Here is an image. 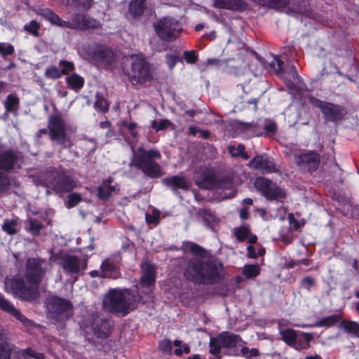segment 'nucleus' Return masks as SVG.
Wrapping results in <instances>:
<instances>
[{
	"label": "nucleus",
	"instance_id": "nucleus-8",
	"mask_svg": "<svg viewBox=\"0 0 359 359\" xmlns=\"http://www.w3.org/2000/svg\"><path fill=\"white\" fill-rule=\"evenodd\" d=\"M127 75L133 85L144 83L152 79L149 64L138 55L130 57V65L127 69Z\"/></svg>",
	"mask_w": 359,
	"mask_h": 359
},
{
	"label": "nucleus",
	"instance_id": "nucleus-59",
	"mask_svg": "<svg viewBox=\"0 0 359 359\" xmlns=\"http://www.w3.org/2000/svg\"><path fill=\"white\" fill-rule=\"evenodd\" d=\"M93 0H74V2L79 7L83 8H88Z\"/></svg>",
	"mask_w": 359,
	"mask_h": 359
},
{
	"label": "nucleus",
	"instance_id": "nucleus-61",
	"mask_svg": "<svg viewBox=\"0 0 359 359\" xmlns=\"http://www.w3.org/2000/svg\"><path fill=\"white\" fill-rule=\"evenodd\" d=\"M229 72L236 76H240L244 74L245 71L243 69L231 67L229 69Z\"/></svg>",
	"mask_w": 359,
	"mask_h": 359
},
{
	"label": "nucleus",
	"instance_id": "nucleus-23",
	"mask_svg": "<svg viewBox=\"0 0 359 359\" xmlns=\"http://www.w3.org/2000/svg\"><path fill=\"white\" fill-rule=\"evenodd\" d=\"M214 6L217 8L243 11L247 8L243 0H215Z\"/></svg>",
	"mask_w": 359,
	"mask_h": 359
},
{
	"label": "nucleus",
	"instance_id": "nucleus-10",
	"mask_svg": "<svg viewBox=\"0 0 359 359\" xmlns=\"http://www.w3.org/2000/svg\"><path fill=\"white\" fill-rule=\"evenodd\" d=\"M309 101L311 104L320 110L324 118L329 121H341L347 113L346 109L340 105L322 101L314 97H310Z\"/></svg>",
	"mask_w": 359,
	"mask_h": 359
},
{
	"label": "nucleus",
	"instance_id": "nucleus-42",
	"mask_svg": "<svg viewBox=\"0 0 359 359\" xmlns=\"http://www.w3.org/2000/svg\"><path fill=\"white\" fill-rule=\"evenodd\" d=\"M40 25L36 20H31L30 22L24 26V29L29 34H32L34 36H39V30Z\"/></svg>",
	"mask_w": 359,
	"mask_h": 359
},
{
	"label": "nucleus",
	"instance_id": "nucleus-26",
	"mask_svg": "<svg viewBox=\"0 0 359 359\" xmlns=\"http://www.w3.org/2000/svg\"><path fill=\"white\" fill-rule=\"evenodd\" d=\"M20 106V100L16 95L9 94L7 95L5 102L4 107L6 112L11 113L14 116L18 115Z\"/></svg>",
	"mask_w": 359,
	"mask_h": 359
},
{
	"label": "nucleus",
	"instance_id": "nucleus-21",
	"mask_svg": "<svg viewBox=\"0 0 359 359\" xmlns=\"http://www.w3.org/2000/svg\"><path fill=\"white\" fill-rule=\"evenodd\" d=\"M217 341H219L224 348H234L245 344V341L239 335L229 332L220 333L217 336Z\"/></svg>",
	"mask_w": 359,
	"mask_h": 359
},
{
	"label": "nucleus",
	"instance_id": "nucleus-14",
	"mask_svg": "<svg viewBox=\"0 0 359 359\" xmlns=\"http://www.w3.org/2000/svg\"><path fill=\"white\" fill-rule=\"evenodd\" d=\"M178 23L174 19L165 18L155 25V30L160 38L166 41L175 39Z\"/></svg>",
	"mask_w": 359,
	"mask_h": 359
},
{
	"label": "nucleus",
	"instance_id": "nucleus-60",
	"mask_svg": "<svg viewBox=\"0 0 359 359\" xmlns=\"http://www.w3.org/2000/svg\"><path fill=\"white\" fill-rule=\"evenodd\" d=\"M287 71L288 74L290 75L291 79H294V81L299 79L297 69L294 65H290L287 67Z\"/></svg>",
	"mask_w": 359,
	"mask_h": 359
},
{
	"label": "nucleus",
	"instance_id": "nucleus-30",
	"mask_svg": "<svg viewBox=\"0 0 359 359\" xmlns=\"http://www.w3.org/2000/svg\"><path fill=\"white\" fill-rule=\"evenodd\" d=\"M183 248L184 249V250H187V251L189 250L194 255H195V256H192L191 257L204 258L203 255H204V253L205 252V250L201 246H200L194 243H191V242H188L186 243H184L183 244Z\"/></svg>",
	"mask_w": 359,
	"mask_h": 359
},
{
	"label": "nucleus",
	"instance_id": "nucleus-56",
	"mask_svg": "<svg viewBox=\"0 0 359 359\" xmlns=\"http://www.w3.org/2000/svg\"><path fill=\"white\" fill-rule=\"evenodd\" d=\"M121 125L126 128L131 133L133 137H135L137 134L135 128L137 127V124L135 122L128 123L126 121H122Z\"/></svg>",
	"mask_w": 359,
	"mask_h": 359
},
{
	"label": "nucleus",
	"instance_id": "nucleus-33",
	"mask_svg": "<svg viewBox=\"0 0 359 359\" xmlns=\"http://www.w3.org/2000/svg\"><path fill=\"white\" fill-rule=\"evenodd\" d=\"M199 216L203 217V219L206 225H212L217 223L216 216L208 209L201 208L198 211Z\"/></svg>",
	"mask_w": 359,
	"mask_h": 359
},
{
	"label": "nucleus",
	"instance_id": "nucleus-37",
	"mask_svg": "<svg viewBox=\"0 0 359 359\" xmlns=\"http://www.w3.org/2000/svg\"><path fill=\"white\" fill-rule=\"evenodd\" d=\"M259 351L256 348H253L251 349H249L246 346H243L241 349L240 353L235 352L233 355H243L245 357V359H252V357H257L259 355Z\"/></svg>",
	"mask_w": 359,
	"mask_h": 359
},
{
	"label": "nucleus",
	"instance_id": "nucleus-49",
	"mask_svg": "<svg viewBox=\"0 0 359 359\" xmlns=\"http://www.w3.org/2000/svg\"><path fill=\"white\" fill-rule=\"evenodd\" d=\"M15 52V48L13 45H6L4 43H0V55L2 57L13 55Z\"/></svg>",
	"mask_w": 359,
	"mask_h": 359
},
{
	"label": "nucleus",
	"instance_id": "nucleus-5",
	"mask_svg": "<svg viewBox=\"0 0 359 359\" xmlns=\"http://www.w3.org/2000/svg\"><path fill=\"white\" fill-rule=\"evenodd\" d=\"M46 307L48 309V318L58 328H63L65 322L73 316V305L65 299L51 297L48 299Z\"/></svg>",
	"mask_w": 359,
	"mask_h": 359
},
{
	"label": "nucleus",
	"instance_id": "nucleus-9",
	"mask_svg": "<svg viewBox=\"0 0 359 359\" xmlns=\"http://www.w3.org/2000/svg\"><path fill=\"white\" fill-rule=\"evenodd\" d=\"M46 187L57 193L69 192L76 187V182L69 175L50 168L46 171Z\"/></svg>",
	"mask_w": 359,
	"mask_h": 359
},
{
	"label": "nucleus",
	"instance_id": "nucleus-39",
	"mask_svg": "<svg viewBox=\"0 0 359 359\" xmlns=\"http://www.w3.org/2000/svg\"><path fill=\"white\" fill-rule=\"evenodd\" d=\"M250 229L247 226H241L234 229V234L237 239L240 241L248 238L250 235Z\"/></svg>",
	"mask_w": 359,
	"mask_h": 359
},
{
	"label": "nucleus",
	"instance_id": "nucleus-6",
	"mask_svg": "<svg viewBox=\"0 0 359 359\" xmlns=\"http://www.w3.org/2000/svg\"><path fill=\"white\" fill-rule=\"evenodd\" d=\"M49 137L54 142L65 148L72 143L66 132V123L64 116L58 111L50 115L48 118Z\"/></svg>",
	"mask_w": 359,
	"mask_h": 359
},
{
	"label": "nucleus",
	"instance_id": "nucleus-20",
	"mask_svg": "<svg viewBox=\"0 0 359 359\" xmlns=\"http://www.w3.org/2000/svg\"><path fill=\"white\" fill-rule=\"evenodd\" d=\"M249 165L256 170H260L263 173H269L276 171L274 163L266 156L258 155L251 159Z\"/></svg>",
	"mask_w": 359,
	"mask_h": 359
},
{
	"label": "nucleus",
	"instance_id": "nucleus-25",
	"mask_svg": "<svg viewBox=\"0 0 359 359\" xmlns=\"http://www.w3.org/2000/svg\"><path fill=\"white\" fill-rule=\"evenodd\" d=\"M142 271L141 284L149 288L155 281V268L150 264L144 263L142 266Z\"/></svg>",
	"mask_w": 359,
	"mask_h": 359
},
{
	"label": "nucleus",
	"instance_id": "nucleus-62",
	"mask_svg": "<svg viewBox=\"0 0 359 359\" xmlns=\"http://www.w3.org/2000/svg\"><path fill=\"white\" fill-rule=\"evenodd\" d=\"M264 129L267 133H273L276 130L277 125L274 122H271V123L265 125Z\"/></svg>",
	"mask_w": 359,
	"mask_h": 359
},
{
	"label": "nucleus",
	"instance_id": "nucleus-57",
	"mask_svg": "<svg viewBox=\"0 0 359 359\" xmlns=\"http://www.w3.org/2000/svg\"><path fill=\"white\" fill-rule=\"evenodd\" d=\"M159 214L154 212L152 215H146V221L149 224L157 225L158 223Z\"/></svg>",
	"mask_w": 359,
	"mask_h": 359
},
{
	"label": "nucleus",
	"instance_id": "nucleus-3",
	"mask_svg": "<svg viewBox=\"0 0 359 359\" xmlns=\"http://www.w3.org/2000/svg\"><path fill=\"white\" fill-rule=\"evenodd\" d=\"M140 301L139 294H134L128 290H111L103 300L104 308L111 313L128 314L130 310L137 308Z\"/></svg>",
	"mask_w": 359,
	"mask_h": 359
},
{
	"label": "nucleus",
	"instance_id": "nucleus-38",
	"mask_svg": "<svg viewBox=\"0 0 359 359\" xmlns=\"http://www.w3.org/2000/svg\"><path fill=\"white\" fill-rule=\"evenodd\" d=\"M151 128L156 132L163 130L172 126V123L168 119L154 120L151 123Z\"/></svg>",
	"mask_w": 359,
	"mask_h": 359
},
{
	"label": "nucleus",
	"instance_id": "nucleus-63",
	"mask_svg": "<svg viewBox=\"0 0 359 359\" xmlns=\"http://www.w3.org/2000/svg\"><path fill=\"white\" fill-rule=\"evenodd\" d=\"M41 229V226L34 222L30 223V231L35 235L39 233V231Z\"/></svg>",
	"mask_w": 359,
	"mask_h": 359
},
{
	"label": "nucleus",
	"instance_id": "nucleus-44",
	"mask_svg": "<svg viewBox=\"0 0 359 359\" xmlns=\"http://www.w3.org/2000/svg\"><path fill=\"white\" fill-rule=\"evenodd\" d=\"M11 185L9 177L0 172V195L6 193Z\"/></svg>",
	"mask_w": 359,
	"mask_h": 359
},
{
	"label": "nucleus",
	"instance_id": "nucleus-11",
	"mask_svg": "<svg viewBox=\"0 0 359 359\" xmlns=\"http://www.w3.org/2000/svg\"><path fill=\"white\" fill-rule=\"evenodd\" d=\"M255 186L267 200L282 202L285 198L283 190L264 177H258L255 182Z\"/></svg>",
	"mask_w": 359,
	"mask_h": 359
},
{
	"label": "nucleus",
	"instance_id": "nucleus-4",
	"mask_svg": "<svg viewBox=\"0 0 359 359\" xmlns=\"http://www.w3.org/2000/svg\"><path fill=\"white\" fill-rule=\"evenodd\" d=\"M133 157L130 165H134L140 170L146 176L158 178L163 174L160 165L156 161L161 158L159 150L153 149L146 150L140 147L135 151L133 149Z\"/></svg>",
	"mask_w": 359,
	"mask_h": 359
},
{
	"label": "nucleus",
	"instance_id": "nucleus-24",
	"mask_svg": "<svg viewBox=\"0 0 359 359\" xmlns=\"http://www.w3.org/2000/svg\"><path fill=\"white\" fill-rule=\"evenodd\" d=\"M162 182L163 184L170 187L175 192H177L178 189L187 190L189 188V184L187 180L185 177L181 175H175L164 178L162 180Z\"/></svg>",
	"mask_w": 359,
	"mask_h": 359
},
{
	"label": "nucleus",
	"instance_id": "nucleus-22",
	"mask_svg": "<svg viewBox=\"0 0 359 359\" xmlns=\"http://www.w3.org/2000/svg\"><path fill=\"white\" fill-rule=\"evenodd\" d=\"M74 22L78 28L97 29L101 27L100 22L87 15L77 14L74 17Z\"/></svg>",
	"mask_w": 359,
	"mask_h": 359
},
{
	"label": "nucleus",
	"instance_id": "nucleus-50",
	"mask_svg": "<svg viewBox=\"0 0 359 359\" xmlns=\"http://www.w3.org/2000/svg\"><path fill=\"white\" fill-rule=\"evenodd\" d=\"M95 106V107L100 109L102 111L105 112L108 110L109 104L104 97L97 96Z\"/></svg>",
	"mask_w": 359,
	"mask_h": 359
},
{
	"label": "nucleus",
	"instance_id": "nucleus-43",
	"mask_svg": "<svg viewBox=\"0 0 359 359\" xmlns=\"http://www.w3.org/2000/svg\"><path fill=\"white\" fill-rule=\"evenodd\" d=\"M173 344L176 347L174 353L177 355H181L183 353H189L190 352L189 346L186 344H182V342L180 340H175Z\"/></svg>",
	"mask_w": 359,
	"mask_h": 359
},
{
	"label": "nucleus",
	"instance_id": "nucleus-35",
	"mask_svg": "<svg viewBox=\"0 0 359 359\" xmlns=\"http://www.w3.org/2000/svg\"><path fill=\"white\" fill-rule=\"evenodd\" d=\"M341 318L340 315L334 314L320 319L315 325L317 327H330L337 323Z\"/></svg>",
	"mask_w": 359,
	"mask_h": 359
},
{
	"label": "nucleus",
	"instance_id": "nucleus-7",
	"mask_svg": "<svg viewBox=\"0 0 359 359\" xmlns=\"http://www.w3.org/2000/svg\"><path fill=\"white\" fill-rule=\"evenodd\" d=\"M14 345L8 342L4 330L0 326V359H11ZM43 359L44 354L36 353L32 348L17 351L12 359Z\"/></svg>",
	"mask_w": 359,
	"mask_h": 359
},
{
	"label": "nucleus",
	"instance_id": "nucleus-58",
	"mask_svg": "<svg viewBox=\"0 0 359 359\" xmlns=\"http://www.w3.org/2000/svg\"><path fill=\"white\" fill-rule=\"evenodd\" d=\"M166 62L170 69H172L178 61V57L174 55H166L165 56Z\"/></svg>",
	"mask_w": 359,
	"mask_h": 359
},
{
	"label": "nucleus",
	"instance_id": "nucleus-28",
	"mask_svg": "<svg viewBox=\"0 0 359 359\" xmlns=\"http://www.w3.org/2000/svg\"><path fill=\"white\" fill-rule=\"evenodd\" d=\"M280 334L282 339L288 345L294 347L296 349H299L301 346L297 344V332L292 329H287L280 330Z\"/></svg>",
	"mask_w": 359,
	"mask_h": 359
},
{
	"label": "nucleus",
	"instance_id": "nucleus-54",
	"mask_svg": "<svg viewBox=\"0 0 359 359\" xmlns=\"http://www.w3.org/2000/svg\"><path fill=\"white\" fill-rule=\"evenodd\" d=\"M159 348L163 353H171L172 343L168 339H164L159 344Z\"/></svg>",
	"mask_w": 359,
	"mask_h": 359
},
{
	"label": "nucleus",
	"instance_id": "nucleus-46",
	"mask_svg": "<svg viewBox=\"0 0 359 359\" xmlns=\"http://www.w3.org/2000/svg\"><path fill=\"white\" fill-rule=\"evenodd\" d=\"M82 200V197L79 194L73 193L69 195L67 201V207L68 208H73L79 204Z\"/></svg>",
	"mask_w": 359,
	"mask_h": 359
},
{
	"label": "nucleus",
	"instance_id": "nucleus-52",
	"mask_svg": "<svg viewBox=\"0 0 359 359\" xmlns=\"http://www.w3.org/2000/svg\"><path fill=\"white\" fill-rule=\"evenodd\" d=\"M207 65H212L216 67H227V60H219L216 58L208 59L206 62Z\"/></svg>",
	"mask_w": 359,
	"mask_h": 359
},
{
	"label": "nucleus",
	"instance_id": "nucleus-19",
	"mask_svg": "<svg viewBox=\"0 0 359 359\" xmlns=\"http://www.w3.org/2000/svg\"><path fill=\"white\" fill-rule=\"evenodd\" d=\"M97 197L101 200L105 201L112 195L117 194L119 188L118 185L114 182L113 178L109 177L97 187Z\"/></svg>",
	"mask_w": 359,
	"mask_h": 359
},
{
	"label": "nucleus",
	"instance_id": "nucleus-47",
	"mask_svg": "<svg viewBox=\"0 0 359 359\" xmlns=\"http://www.w3.org/2000/svg\"><path fill=\"white\" fill-rule=\"evenodd\" d=\"M59 66L62 72V74H68L71 72H72L74 69V65L73 62L67 61V60H61L59 63Z\"/></svg>",
	"mask_w": 359,
	"mask_h": 359
},
{
	"label": "nucleus",
	"instance_id": "nucleus-53",
	"mask_svg": "<svg viewBox=\"0 0 359 359\" xmlns=\"http://www.w3.org/2000/svg\"><path fill=\"white\" fill-rule=\"evenodd\" d=\"M184 57L188 63L194 64L197 61V55L195 50L184 51Z\"/></svg>",
	"mask_w": 359,
	"mask_h": 359
},
{
	"label": "nucleus",
	"instance_id": "nucleus-27",
	"mask_svg": "<svg viewBox=\"0 0 359 359\" xmlns=\"http://www.w3.org/2000/svg\"><path fill=\"white\" fill-rule=\"evenodd\" d=\"M102 276L116 278L118 277L117 266L109 259H105L101 264Z\"/></svg>",
	"mask_w": 359,
	"mask_h": 359
},
{
	"label": "nucleus",
	"instance_id": "nucleus-15",
	"mask_svg": "<svg viewBox=\"0 0 359 359\" xmlns=\"http://www.w3.org/2000/svg\"><path fill=\"white\" fill-rule=\"evenodd\" d=\"M20 152L13 149L0 151V170L9 172L18 163Z\"/></svg>",
	"mask_w": 359,
	"mask_h": 359
},
{
	"label": "nucleus",
	"instance_id": "nucleus-32",
	"mask_svg": "<svg viewBox=\"0 0 359 359\" xmlns=\"http://www.w3.org/2000/svg\"><path fill=\"white\" fill-rule=\"evenodd\" d=\"M66 80L69 86L75 90H80L84 83V79L76 74L67 76Z\"/></svg>",
	"mask_w": 359,
	"mask_h": 359
},
{
	"label": "nucleus",
	"instance_id": "nucleus-40",
	"mask_svg": "<svg viewBox=\"0 0 359 359\" xmlns=\"http://www.w3.org/2000/svg\"><path fill=\"white\" fill-rule=\"evenodd\" d=\"M243 273L248 278L257 276L259 273V266L257 265H245L243 270Z\"/></svg>",
	"mask_w": 359,
	"mask_h": 359
},
{
	"label": "nucleus",
	"instance_id": "nucleus-48",
	"mask_svg": "<svg viewBox=\"0 0 359 359\" xmlns=\"http://www.w3.org/2000/svg\"><path fill=\"white\" fill-rule=\"evenodd\" d=\"M344 329L351 333L357 335L359 337V325L353 321H347L344 323Z\"/></svg>",
	"mask_w": 359,
	"mask_h": 359
},
{
	"label": "nucleus",
	"instance_id": "nucleus-1",
	"mask_svg": "<svg viewBox=\"0 0 359 359\" xmlns=\"http://www.w3.org/2000/svg\"><path fill=\"white\" fill-rule=\"evenodd\" d=\"M42 260L29 257L26 260L25 277L27 284L21 277L13 278L11 288L13 295L20 300L32 302L39 298V284L43 277Z\"/></svg>",
	"mask_w": 359,
	"mask_h": 359
},
{
	"label": "nucleus",
	"instance_id": "nucleus-29",
	"mask_svg": "<svg viewBox=\"0 0 359 359\" xmlns=\"http://www.w3.org/2000/svg\"><path fill=\"white\" fill-rule=\"evenodd\" d=\"M145 0H132L129 4V13L130 14L135 18L142 15L144 11Z\"/></svg>",
	"mask_w": 359,
	"mask_h": 359
},
{
	"label": "nucleus",
	"instance_id": "nucleus-41",
	"mask_svg": "<svg viewBox=\"0 0 359 359\" xmlns=\"http://www.w3.org/2000/svg\"><path fill=\"white\" fill-rule=\"evenodd\" d=\"M222 345L219 341H217V338H211L210 340V353L217 357V358H220V350H221Z\"/></svg>",
	"mask_w": 359,
	"mask_h": 359
},
{
	"label": "nucleus",
	"instance_id": "nucleus-51",
	"mask_svg": "<svg viewBox=\"0 0 359 359\" xmlns=\"http://www.w3.org/2000/svg\"><path fill=\"white\" fill-rule=\"evenodd\" d=\"M245 150V147L243 144H238V147H235L233 145H230L228 147V151L232 157L239 156V154H241Z\"/></svg>",
	"mask_w": 359,
	"mask_h": 359
},
{
	"label": "nucleus",
	"instance_id": "nucleus-12",
	"mask_svg": "<svg viewBox=\"0 0 359 359\" xmlns=\"http://www.w3.org/2000/svg\"><path fill=\"white\" fill-rule=\"evenodd\" d=\"M60 264L65 273L74 278V282L77 280L79 276L84 273L88 265L86 259H81L72 255L64 256Z\"/></svg>",
	"mask_w": 359,
	"mask_h": 359
},
{
	"label": "nucleus",
	"instance_id": "nucleus-34",
	"mask_svg": "<svg viewBox=\"0 0 359 359\" xmlns=\"http://www.w3.org/2000/svg\"><path fill=\"white\" fill-rule=\"evenodd\" d=\"M329 162H322V168L324 171L331 172L333 174H340L341 170L337 163L334 162L332 155H329Z\"/></svg>",
	"mask_w": 359,
	"mask_h": 359
},
{
	"label": "nucleus",
	"instance_id": "nucleus-31",
	"mask_svg": "<svg viewBox=\"0 0 359 359\" xmlns=\"http://www.w3.org/2000/svg\"><path fill=\"white\" fill-rule=\"evenodd\" d=\"M46 20L52 25L62 27H72L70 22L62 20L58 15L54 14L51 11L46 9Z\"/></svg>",
	"mask_w": 359,
	"mask_h": 359
},
{
	"label": "nucleus",
	"instance_id": "nucleus-36",
	"mask_svg": "<svg viewBox=\"0 0 359 359\" xmlns=\"http://www.w3.org/2000/svg\"><path fill=\"white\" fill-rule=\"evenodd\" d=\"M18 225V218L11 220H5L1 226V229L8 235H15L18 231L16 226Z\"/></svg>",
	"mask_w": 359,
	"mask_h": 359
},
{
	"label": "nucleus",
	"instance_id": "nucleus-16",
	"mask_svg": "<svg viewBox=\"0 0 359 359\" xmlns=\"http://www.w3.org/2000/svg\"><path fill=\"white\" fill-rule=\"evenodd\" d=\"M92 319L90 329L93 334L98 338L107 337L110 330L109 322L107 319L100 318L97 314L92 315Z\"/></svg>",
	"mask_w": 359,
	"mask_h": 359
},
{
	"label": "nucleus",
	"instance_id": "nucleus-13",
	"mask_svg": "<svg viewBox=\"0 0 359 359\" xmlns=\"http://www.w3.org/2000/svg\"><path fill=\"white\" fill-rule=\"evenodd\" d=\"M295 163L304 171L315 172L320 166V158L315 151L294 154Z\"/></svg>",
	"mask_w": 359,
	"mask_h": 359
},
{
	"label": "nucleus",
	"instance_id": "nucleus-18",
	"mask_svg": "<svg viewBox=\"0 0 359 359\" xmlns=\"http://www.w3.org/2000/svg\"><path fill=\"white\" fill-rule=\"evenodd\" d=\"M92 58L99 66L105 67L113 62L114 55L109 48L100 46L93 52Z\"/></svg>",
	"mask_w": 359,
	"mask_h": 359
},
{
	"label": "nucleus",
	"instance_id": "nucleus-2",
	"mask_svg": "<svg viewBox=\"0 0 359 359\" xmlns=\"http://www.w3.org/2000/svg\"><path fill=\"white\" fill-rule=\"evenodd\" d=\"M180 265L185 278L195 283L211 285L219 280L217 264L212 261L187 255L181 259Z\"/></svg>",
	"mask_w": 359,
	"mask_h": 359
},
{
	"label": "nucleus",
	"instance_id": "nucleus-45",
	"mask_svg": "<svg viewBox=\"0 0 359 359\" xmlns=\"http://www.w3.org/2000/svg\"><path fill=\"white\" fill-rule=\"evenodd\" d=\"M269 66L277 74L283 72V62L279 59L278 56H274L273 60L269 62Z\"/></svg>",
	"mask_w": 359,
	"mask_h": 359
},
{
	"label": "nucleus",
	"instance_id": "nucleus-55",
	"mask_svg": "<svg viewBox=\"0 0 359 359\" xmlns=\"http://www.w3.org/2000/svg\"><path fill=\"white\" fill-rule=\"evenodd\" d=\"M62 75L60 69L56 67H51L46 69V76H50L53 79L59 78Z\"/></svg>",
	"mask_w": 359,
	"mask_h": 359
},
{
	"label": "nucleus",
	"instance_id": "nucleus-64",
	"mask_svg": "<svg viewBox=\"0 0 359 359\" xmlns=\"http://www.w3.org/2000/svg\"><path fill=\"white\" fill-rule=\"evenodd\" d=\"M248 256L251 258H257V253L255 252V248L252 246V245H249L248 247Z\"/></svg>",
	"mask_w": 359,
	"mask_h": 359
},
{
	"label": "nucleus",
	"instance_id": "nucleus-17",
	"mask_svg": "<svg viewBox=\"0 0 359 359\" xmlns=\"http://www.w3.org/2000/svg\"><path fill=\"white\" fill-rule=\"evenodd\" d=\"M0 309L17 320L20 321L24 325H30L32 321L25 316L20 310L17 309L13 304L6 299L3 295H0Z\"/></svg>",
	"mask_w": 359,
	"mask_h": 359
}]
</instances>
